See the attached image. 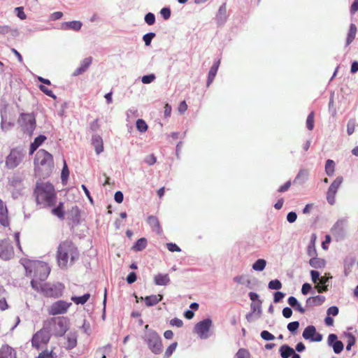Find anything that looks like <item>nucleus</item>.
<instances>
[{"mask_svg":"<svg viewBox=\"0 0 358 358\" xmlns=\"http://www.w3.org/2000/svg\"><path fill=\"white\" fill-rule=\"evenodd\" d=\"M78 257V250L71 241L66 240L59 244L57 250V261L61 268H66L69 264H73Z\"/></svg>","mask_w":358,"mask_h":358,"instance_id":"obj_1","label":"nucleus"},{"mask_svg":"<svg viewBox=\"0 0 358 358\" xmlns=\"http://www.w3.org/2000/svg\"><path fill=\"white\" fill-rule=\"evenodd\" d=\"M36 202L42 208L52 207L56 204L57 194L50 182H37L34 191Z\"/></svg>","mask_w":358,"mask_h":358,"instance_id":"obj_2","label":"nucleus"},{"mask_svg":"<svg viewBox=\"0 0 358 358\" xmlns=\"http://www.w3.org/2000/svg\"><path fill=\"white\" fill-rule=\"evenodd\" d=\"M54 162L52 155L45 150H39L34 159V169L42 176H48L52 172Z\"/></svg>","mask_w":358,"mask_h":358,"instance_id":"obj_3","label":"nucleus"},{"mask_svg":"<svg viewBox=\"0 0 358 358\" xmlns=\"http://www.w3.org/2000/svg\"><path fill=\"white\" fill-rule=\"evenodd\" d=\"M70 322L66 317H54L44 321L43 325L51 336L62 337L69 329Z\"/></svg>","mask_w":358,"mask_h":358,"instance_id":"obj_4","label":"nucleus"},{"mask_svg":"<svg viewBox=\"0 0 358 358\" xmlns=\"http://www.w3.org/2000/svg\"><path fill=\"white\" fill-rule=\"evenodd\" d=\"M31 268L34 270V277L31 281V285L33 288H37L39 287V285L44 283L50 269L47 264L42 262H34L31 264Z\"/></svg>","mask_w":358,"mask_h":358,"instance_id":"obj_5","label":"nucleus"},{"mask_svg":"<svg viewBox=\"0 0 358 358\" xmlns=\"http://www.w3.org/2000/svg\"><path fill=\"white\" fill-rule=\"evenodd\" d=\"M143 338L152 353L155 355L162 353L163 350L162 341L160 336L156 331L149 329L145 332Z\"/></svg>","mask_w":358,"mask_h":358,"instance_id":"obj_6","label":"nucleus"},{"mask_svg":"<svg viewBox=\"0 0 358 358\" xmlns=\"http://www.w3.org/2000/svg\"><path fill=\"white\" fill-rule=\"evenodd\" d=\"M51 338V334L43 326L42 329L36 331L32 336L31 345L36 350H39L43 345H47Z\"/></svg>","mask_w":358,"mask_h":358,"instance_id":"obj_7","label":"nucleus"},{"mask_svg":"<svg viewBox=\"0 0 358 358\" xmlns=\"http://www.w3.org/2000/svg\"><path fill=\"white\" fill-rule=\"evenodd\" d=\"M24 154L17 149L11 150L6 159V166L8 169H12L17 167L22 161Z\"/></svg>","mask_w":358,"mask_h":358,"instance_id":"obj_8","label":"nucleus"},{"mask_svg":"<svg viewBox=\"0 0 358 358\" xmlns=\"http://www.w3.org/2000/svg\"><path fill=\"white\" fill-rule=\"evenodd\" d=\"M72 303L62 300L53 303L48 309L50 315H57L64 314L67 312Z\"/></svg>","mask_w":358,"mask_h":358,"instance_id":"obj_9","label":"nucleus"},{"mask_svg":"<svg viewBox=\"0 0 358 358\" xmlns=\"http://www.w3.org/2000/svg\"><path fill=\"white\" fill-rule=\"evenodd\" d=\"M212 326V320L210 319H205L198 322L194 327V332L199 335L202 339L208 337V332Z\"/></svg>","mask_w":358,"mask_h":358,"instance_id":"obj_10","label":"nucleus"},{"mask_svg":"<svg viewBox=\"0 0 358 358\" xmlns=\"http://www.w3.org/2000/svg\"><path fill=\"white\" fill-rule=\"evenodd\" d=\"M20 122L23 129L29 134H31L36 127V120L31 114H22Z\"/></svg>","mask_w":358,"mask_h":358,"instance_id":"obj_11","label":"nucleus"},{"mask_svg":"<svg viewBox=\"0 0 358 358\" xmlns=\"http://www.w3.org/2000/svg\"><path fill=\"white\" fill-rule=\"evenodd\" d=\"M14 257L13 247L8 239L0 240V258L9 260Z\"/></svg>","mask_w":358,"mask_h":358,"instance_id":"obj_12","label":"nucleus"},{"mask_svg":"<svg viewBox=\"0 0 358 358\" xmlns=\"http://www.w3.org/2000/svg\"><path fill=\"white\" fill-rule=\"evenodd\" d=\"M302 336L306 340L314 342H320L322 340V335L317 332L316 328L313 325L308 326L304 329Z\"/></svg>","mask_w":358,"mask_h":358,"instance_id":"obj_13","label":"nucleus"},{"mask_svg":"<svg viewBox=\"0 0 358 358\" xmlns=\"http://www.w3.org/2000/svg\"><path fill=\"white\" fill-rule=\"evenodd\" d=\"M0 358H17L16 352L10 345H3L0 348Z\"/></svg>","mask_w":358,"mask_h":358,"instance_id":"obj_14","label":"nucleus"},{"mask_svg":"<svg viewBox=\"0 0 358 358\" xmlns=\"http://www.w3.org/2000/svg\"><path fill=\"white\" fill-rule=\"evenodd\" d=\"M0 223L3 227L9 225V219L8 216V209L4 202L0 199Z\"/></svg>","mask_w":358,"mask_h":358,"instance_id":"obj_15","label":"nucleus"},{"mask_svg":"<svg viewBox=\"0 0 358 358\" xmlns=\"http://www.w3.org/2000/svg\"><path fill=\"white\" fill-rule=\"evenodd\" d=\"M92 62V58L91 57L85 58L81 64L80 67L76 69L75 71L73 72V76H79L82 74L83 72H85L89 66L91 65Z\"/></svg>","mask_w":358,"mask_h":358,"instance_id":"obj_16","label":"nucleus"},{"mask_svg":"<svg viewBox=\"0 0 358 358\" xmlns=\"http://www.w3.org/2000/svg\"><path fill=\"white\" fill-rule=\"evenodd\" d=\"M163 299L162 294L150 295L145 298L141 297V300H144L147 306H153L160 302Z\"/></svg>","mask_w":358,"mask_h":358,"instance_id":"obj_17","label":"nucleus"},{"mask_svg":"<svg viewBox=\"0 0 358 358\" xmlns=\"http://www.w3.org/2000/svg\"><path fill=\"white\" fill-rule=\"evenodd\" d=\"M148 223L152 228V231L159 234L162 232V228L160 227L159 221L156 216L150 215L148 217Z\"/></svg>","mask_w":358,"mask_h":358,"instance_id":"obj_18","label":"nucleus"},{"mask_svg":"<svg viewBox=\"0 0 358 358\" xmlns=\"http://www.w3.org/2000/svg\"><path fill=\"white\" fill-rule=\"evenodd\" d=\"M34 289H36V291L38 292H41L44 296H48V297H54V296H56L55 294H54V289L50 287L49 286V285L46 284V283H43L41 285H39V287H37V288H34Z\"/></svg>","mask_w":358,"mask_h":358,"instance_id":"obj_19","label":"nucleus"},{"mask_svg":"<svg viewBox=\"0 0 358 358\" xmlns=\"http://www.w3.org/2000/svg\"><path fill=\"white\" fill-rule=\"evenodd\" d=\"M325 301L324 296L317 295L307 299L306 304L309 306H317L322 305Z\"/></svg>","mask_w":358,"mask_h":358,"instance_id":"obj_20","label":"nucleus"},{"mask_svg":"<svg viewBox=\"0 0 358 358\" xmlns=\"http://www.w3.org/2000/svg\"><path fill=\"white\" fill-rule=\"evenodd\" d=\"M357 31V29L356 25L355 24H351L347 34L345 46H348L352 43L355 38Z\"/></svg>","mask_w":358,"mask_h":358,"instance_id":"obj_21","label":"nucleus"},{"mask_svg":"<svg viewBox=\"0 0 358 358\" xmlns=\"http://www.w3.org/2000/svg\"><path fill=\"white\" fill-rule=\"evenodd\" d=\"M92 145L97 155H99L103 151V140L100 136H94L92 137Z\"/></svg>","mask_w":358,"mask_h":358,"instance_id":"obj_22","label":"nucleus"},{"mask_svg":"<svg viewBox=\"0 0 358 358\" xmlns=\"http://www.w3.org/2000/svg\"><path fill=\"white\" fill-rule=\"evenodd\" d=\"M154 282L157 285H166L170 282V278L168 274L159 273L154 278Z\"/></svg>","mask_w":358,"mask_h":358,"instance_id":"obj_23","label":"nucleus"},{"mask_svg":"<svg viewBox=\"0 0 358 358\" xmlns=\"http://www.w3.org/2000/svg\"><path fill=\"white\" fill-rule=\"evenodd\" d=\"M51 213L60 220L64 219L65 210L64 203L60 202L58 206L51 210Z\"/></svg>","mask_w":358,"mask_h":358,"instance_id":"obj_24","label":"nucleus"},{"mask_svg":"<svg viewBox=\"0 0 358 358\" xmlns=\"http://www.w3.org/2000/svg\"><path fill=\"white\" fill-rule=\"evenodd\" d=\"M81 27L82 23L80 21L66 22L62 24V29L65 30L72 29L74 31H79Z\"/></svg>","mask_w":358,"mask_h":358,"instance_id":"obj_25","label":"nucleus"},{"mask_svg":"<svg viewBox=\"0 0 358 358\" xmlns=\"http://www.w3.org/2000/svg\"><path fill=\"white\" fill-rule=\"evenodd\" d=\"M310 266L315 268L320 269L325 267L326 262L324 259L318 257H312L309 261Z\"/></svg>","mask_w":358,"mask_h":358,"instance_id":"obj_26","label":"nucleus"},{"mask_svg":"<svg viewBox=\"0 0 358 358\" xmlns=\"http://www.w3.org/2000/svg\"><path fill=\"white\" fill-rule=\"evenodd\" d=\"M219 66H220V61H217V62H215L213 64V65L211 66V68L209 71V73H208V82H207L208 85H209L213 81V80L217 74Z\"/></svg>","mask_w":358,"mask_h":358,"instance_id":"obj_27","label":"nucleus"},{"mask_svg":"<svg viewBox=\"0 0 358 358\" xmlns=\"http://www.w3.org/2000/svg\"><path fill=\"white\" fill-rule=\"evenodd\" d=\"M67 344L66 348L71 350L77 345V335L76 334H70L66 338Z\"/></svg>","mask_w":358,"mask_h":358,"instance_id":"obj_28","label":"nucleus"},{"mask_svg":"<svg viewBox=\"0 0 358 358\" xmlns=\"http://www.w3.org/2000/svg\"><path fill=\"white\" fill-rule=\"evenodd\" d=\"M147 243L148 242L146 238H141L133 245L132 250L136 252L141 251L146 248Z\"/></svg>","mask_w":358,"mask_h":358,"instance_id":"obj_29","label":"nucleus"},{"mask_svg":"<svg viewBox=\"0 0 358 358\" xmlns=\"http://www.w3.org/2000/svg\"><path fill=\"white\" fill-rule=\"evenodd\" d=\"M282 358H289L294 353V350L287 345H282L280 349Z\"/></svg>","mask_w":358,"mask_h":358,"instance_id":"obj_30","label":"nucleus"},{"mask_svg":"<svg viewBox=\"0 0 358 358\" xmlns=\"http://www.w3.org/2000/svg\"><path fill=\"white\" fill-rule=\"evenodd\" d=\"M335 171V163L331 159H328L325 164V172L329 176L334 175Z\"/></svg>","mask_w":358,"mask_h":358,"instance_id":"obj_31","label":"nucleus"},{"mask_svg":"<svg viewBox=\"0 0 358 358\" xmlns=\"http://www.w3.org/2000/svg\"><path fill=\"white\" fill-rule=\"evenodd\" d=\"M266 265V260L263 259H257L252 265V268L255 271H263Z\"/></svg>","mask_w":358,"mask_h":358,"instance_id":"obj_32","label":"nucleus"},{"mask_svg":"<svg viewBox=\"0 0 358 358\" xmlns=\"http://www.w3.org/2000/svg\"><path fill=\"white\" fill-rule=\"evenodd\" d=\"M90 297V294H85L82 296H72L71 300L76 304H84L89 300Z\"/></svg>","mask_w":358,"mask_h":358,"instance_id":"obj_33","label":"nucleus"},{"mask_svg":"<svg viewBox=\"0 0 358 358\" xmlns=\"http://www.w3.org/2000/svg\"><path fill=\"white\" fill-rule=\"evenodd\" d=\"M337 192L331 189L330 188L328 189V191L327 192V200L328 203L330 205H334L336 202V194Z\"/></svg>","mask_w":358,"mask_h":358,"instance_id":"obj_34","label":"nucleus"},{"mask_svg":"<svg viewBox=\"0 0 358 358\" xmlns=\"http://www.w3.org/2000/svg\"><path fill=\"white\" fill-rule=\"evenodd\" d=\"M343 180V177L338 176L337 177L333 182L331 184L329 188H330L332 190L338 191V188L340 187L341 185L342 184Z\"/></svg>","mask_w":358,"mask_h":358,"instance_id":"obj_35","label":"nucleus"},{"mask_svg":"<svg viewBox=\"0 0 358 358\" xmlns=\"http://www.w3.org/2000/svg\"><path fill=\"white\" fill-rule=\"evenodd\" d=\"M178 346V343L174 342L171 343L166 350L164 352V358H169L173 352L176 350V348Z\"/></svg>","mask_w":358,"mask_h":358,"instance_id":"obj_36","label":"nucleus"},{"mask_svg":"<svg viewBox=\"0 0 358 358\" xmlns=\"http://www.w3.org/2000/svg\"><path fill=\"white\" fill-rule=\"evenodd\" d=\"M136 125L140 132H145L148 130V124L142 119L137 120Z\"/></svg>","mask_w":358,"mask_h":358,"instance_id":"obj_37","label":"nucleus"},{"mask_svg":"<svg viewBox=\"0 0 358 358\" xmlns=\"http://www.w3.org/2000/svg\"><path fill=\"white\" fill-rule=\"evenodd\" d=\"M306 127L308 130L311 131L314 128V113L311 112L307 117Z\"/></svg>","mask_w":358,"mask_h":358,"instance_id":"obj_38","label":"nucleus"},{"mask_svg":"<svg viewBox=\"0 0 358 358\" xmlns=\"http://www.w3.org/2000/svg\"><path fill=\"white\" fill-rule=\"evenodd\" d=\"M356 127V122L355 120H350L347 124V132L348 135L354 133Z\"/></svg>","mask_w":358,"mask_h":358,"instance_id":"obj_39","label":"nucleus"},{"mask_svg":"<svg viewBox=\"0 0 358 358\" xmlns=\"http://www.w3.org/2000/svg\"><path fill=\"white\" fill-rule=\"evenodd\" d=\"M282 287V283L278 280H273L268 283V288L271 289H280Z\"/></svg>","mask_w":358,"mask_h":358,"instance_id":"obj_40","label":"nucleus"},{"mask_svg":"<svg viewBox=\"0 0 358 358\" xmlns=\"http://www.w3.org/2000/svg\"><path fill=\"white\" fill-rule=\"evenodd\" d=\"M332 346H333L334 352L336 354L341 352L343 350V344L340 341L334 342V343L333 344Z\"/></svg>","mask_w":358,"mask_h":358,"instance_id":"obj_41","label":"nucleus"},{"mask_svg":"<svg viewBox=\"0 0 358 358\" xmlns=\"http://www.w3.org/2000/svg\"><path fill=\"white\" fill-rule=\"evenodd\" d=\"M155 37V34L153 32L148 33L143 37V41L146 45H150L152 38Z\"/></svg>","mask_w":358,"mask_h":358,"instance_id":"obj_42","label":"nucleus"},{"mask_svg":"<svg viewBox=\"0 0 358 358\" xmlns=\"http://www.w3.org/2000/svg\"><path fill=\"white\" fill-rule=\"evenodd\" d=\"M236 358H250V353L249 352L243 348H241L237 352Z\"/></svg>","mask_w":358,"mask_h":358,"instance_id":"obj_43","label":"nucleus"},{"mask_svg":"<svg viewBox=\"0 0 358 358\" xmlns=\"http://www.w3.org/2000/svg\"><path fill=\"white\" fill-rule=\"evenodd\" d=\"M145 21L148 25H152L155 22V16L152 13H148L145 16Z\"/></svg>","mask_w":358,"mask_h":358,"instance_id":"obj_44","label":"nucleus"},{"mask_svg":"<svg viewBox=\"0 0 358 358\" xmlns=\"http://www.w3.org/2000/svg\"><path fill=\"white\" fill-rule=\"evenodd\" d=\"M39 89L46 95H48L50 97L56 98V96L54 94L52 91L51 90H49L47 87L44 85H40Z\"/></svg>","mask_w":358,"mask_h":358,"instance_id":"obj_45","label":"nucleus"},{"mask_svg":"<svg viewBox=\"0 0 358 358\" xmlns=\"http://www.w3.org/2000/svg\"><path fill=\"white\" fill-rule=\"evenodd\" d=\"M261 337L265 341H272L275 338L272 334L266 330L262 331Z\"/></svg>","mask_w":358,"mask_h":358,"instance_id":"obj_46","label":"nucleus"},{"mask_svg":"<svg viewBox=\"0 0 358 358\" xmlns=\"http://www.w3.org/2000/svg\"><path fill=\"white\" fill-rule=\"evenodd\" d=\"M299 327V322L297 321H295V322H292L289 323L287 325V329L290 332L294 333L298 329Z\"/></svg>","mask_w":358,"mask_h":358,"instance_id":"obj_47","label":"nucleus"},{"mask_svg":"<svg viewBox=\"0 0 358 358\" xmlns=\"http://www.w3.org/2000/svg\"><path fill=\"white\" fill-rule=\"evenodd\" d=\"M155 79V76L154 74H150V75L143 76L141 81L144 84H149V83H152Z\"/></svg>","mask_w":358,"mask_h":358,"instance_id":"obj_48","label":"nucleus"},{"mask_svg":"<svg viewBox=\"0 0 358 358\" xmlns=\"http://www.w3.org/2000/svg\"><path fill=\"white\" fill-rule=\"evenodd\" d=\"M53 351H48L47 350L41 352L36 358H53Z\"/></svg>","mask_w":358,"mask_h":358,"instance_id":"obj_49","label":"nucleus"},{"mask_svg":"<svg viewBox=\"0 0 358 358\" xmlns=\"http://www.w3.org/2000/svg\"><path fill=\"white\" fill-rule=\"evenodd\" d=\"M355 344V338L353 335H352L351 334H348V344H347V346H346V350H351V347L352 345H354Z\"/></svg>","mask_w":358,"mask_h":358,"instance_id":"obj_50","label":"nucleus"},{"mask_svg":"<svg viewBox=\"0 0 358 358\" xmlns=\"http://www.w3.org/2000/svg\"><path fill=\"white\" fill-rule=\"evenodd\" d=\"M69 175V171L67 165L66 164V162H64V167L62 169V174H61L62 180L63 181L67 180Z\"/></svg>","mask_w":358,"mask_h":358,"instance_id":"obj_51","label":"nucleus"},{"mask_svg":"<svg viewBox=\"0 0 358 358\" xmlns=\"http://www.w3.org/2000/svg\"><path fill=\"white\" fill-rule=\"evenodd\" d=\"M167 249L171 252H180V248L176 244L173 243H166Z\"/></svg>","mask_w":358,"mask_h":358,"instance_id":"obj_52","label":"nucleus"},{"mask_svg":"<svg viewBox=\"0 0 358 358\" xmlns=\"http://www.w3.org/2000/svg\"><path fill=\"white\" fill-rule=\"evenodd\" d=\"M160 13L164 20H168L171 16V10L169 8H163L160 11Z\"/></svg>","mask_w":358,"mask_h":358,"instance_id":"obj_53","label":"nucleus"},{"mask_svg":"<svg viewBox=\"0 0 358 358\" xmlns=\"http://www.w3.org/2000/svg\"><path fill=\"white\" fill-rule=\"evenodd\" d=\"M170 324L171 326H176L177 327H181L183 325V322L180 319L175 317L170 321Z\"/></svg>","mask_w":358,"mask_h":358,"instance_id":"obj_54","label":"nucleus"},{"mask_svg":"<svg viewBox=\"0 0 358 358\" xmlns=\"http://www.w3.org/2000/svg\"><path fill=\"white\" fill-rule=\"evenodd\" d=\"M145 162L150 166L153 165L156 163V157L153 154L150 155L145 157Z\"/></svg>","mask_w":358,"mask_h":358,"instance_id":"obj_55","label":"nucleus"},{"mask_svg":"<svg viewBox=\"0 0 358 358\" xmlns=\"http://www.w3.org/2000/svg\"><path fill=\"white\" fill-rule=\"evenodd\" d=\"M45 140L46 137L44 135H40L34 139L33 143L39 147Z\"/></svg>","mask_w":358,"mask_h":358,"instance_id":"obj_56","label":"nucleus"},{"mask_svg":"<svg viewBox=\"0 0 358 358\" xmlns=\"http://www.w3.org/2000/svg\"><path fill=\"white\" fill-rule=\"evenodd\" d=\"M9 306L5 297L0 299V310L3 311L8 308Z\"/></svg>","mask_w":358,"mask_h":358,"instance_id":"obj_57","label":"nucleus"},{"mask_svg":"<svg viewBox=\"0 0 358 358\" xmlns=\"http://www.w3.org/2000/svg\"><path fill=\"white\" fill-rule=\"evenodd\" d=\"M285 296V294L281 292H276L274 294L273 301L275 303L280 302Z\"/></svg>","mask_w":358,"mask_h":358,"instance_id":"obj_58","label":"nucleus"},{"mask_svg":"<svg viewBox=\"0 0 358 358\" xmlns=\"http://www.w3.org/2000/svg\"><path fill=\"white\" fill-rule=\"evenodd\" d=\"M114 199L117 203H121L124 199L122 192L120 191L116 192L114 196Z\"/></svg>","mask_w":358,"mask_h":358,"instance_id":"obj_59","label":"nucleus"},{"mask_svg":"<svg viewBox=\"0 0 358 358\" xmlns=\"http://www.w3.org/2000/svg\"><path fill=\"white\" fill-rule=\"evenodd\" d=\"M296 218H297V215L294 212H289L287 214V220L290 223H292V222H295Z\"/></svg>","mask_w":358,"mask_h":358,"instance_id":"obj_60","label":"nucleus"},{"mask_svg":"<svg viewBox=\"0 0 358 358\" xmlns=\"http://www.w3.org/2000/svg\"><path fill=\"white\" fill-rule=\"evenodd\" d=\"M307 253L308 256L315 257L317 255V251L314 245H309L307 249Z\"/></svg>","mask_w":358,"mask_h":358,"instance_id":"obj_61","label":"nucleus"},{"mask_svg":"<svg viewBox=\"0 0 358 358\" xmlns=\"http://www.w3.org/2000/svg\"><path fill=\"white\" fill-rule=\"evenodd\" d=\"M136 280V275L134 272H131L127 277V281L129 284H131Z\"/></svg>","mask_w":358,"mask_h":358,"instance_id":"obj_62","label":"nucleus"},{"mask_svg":"<svg viewBox=\"0 0 358 358\" xmlns=\"http://www.w3.org/2000/svg\"><path fill=\"white\" fill-rule=\"evenodd\" d=\"M310 275L313 282L316 283L320 280V273L318 271L312 270Z\"/></svg>","mask_w":358,"mask_h":358,"instance_id":"obj_63","label":"nucleus"},{"mask_svg":"<svg viewBox=\"0 0 358 358\" xmlns=\"http://www.w3.org/2000/svg\"><path fill=\"white\" fill-rule=\"evenodd\" d=\"M292 315V310L289 307H285L283 308L282 310V315L285 317V318H289Z\"/></svg>","mask_w":358,"mask_h":358,"instance_id":"obj_64","label":"nucleus"}]
</instances>
